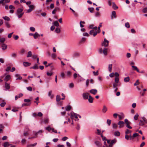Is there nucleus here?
I'll use <instances>...</instances> for the list:
<instances>
[{
    "label": "nucleus",
    "mask_w": 147,
    "mask_h": 147,
    "mask_svg": "<svg viewBox=\"0 0 147 147\" xmlns=\"http://www.w3.org/2000/svg\"><path fill=\"white\" fill-rule=\"evenodd\" d=\"M141 119L140 120L139 123L140 126H143L147 123V119L144 117H141Z\"/></svg>",
    "instance_id": "obj_1"
},
{
    "label": "nucleus",
    "mask_w": 147,
    "mask_h": 147,
    "mask_svg": "<svg viewBox=\"0 0 147 147\" xmlns=\"http://www.w3.org/2000/svg\"><path fill=\"white\" fill-rule=\"evenodd\" d=\"M108 49L107 48H104L103 49L102 48H100L98 51V52L100 54L103 53L104 55L106 56L107 55Z\"/></svg>",
    "instance_id": "obj_2"
},
{
    "label": "nucleus",
    "mask_w": 147,
    "mask_h": 147,
    "mask_svg": "<svg viewBox=\"0 0 147 147\" xmlns=\"http://www.w3.org/2000/svg\"><path fill=\"white\" fill-rule=\"evenodd\" d=\"M98 33V31H95L94 30H91L89 32V34L92 36H95Z\"/></svg>",
    "instance_id": "obj_3"
},
{
    "label": "nucleus",
    "mask_w": 147,
    "mask_h": 147,
    "mask_svg": "<svg viewBox=\"0 0 147 147\" xmlns=\"http://www.w3.org/2000/svg\"><path fill=\"white\" fill-rule=\"evenodd\" d=\"M124 122L125 123L126 125V127L129 129H132V127L129 125L131 124V123L129 121L128 119H125Z\"/></svg>",
    "instance_id": "obj_4"
},
{
    "label": "nucleus",
    "mask_w": 147,
    "mask_h": 147,
    "mask_svg": "<svg viewBox=\"0 0 147 147\" xmlns=\"http://www.w3.org/2000/svg\"><path fill=\"white\" fill-rule=\"evenodd\" d=\"M109 41L107 40L106 38H105L104 42L102 44V46H104L105 47H107L109 45Z\"/></svg>",
    "instance_id": "obj_5"
},
{
    "label": "nucleus",
    "mask_w": 147,
    "mask_h": 147,
    "mask_svg": "<svg viewBox=\"0 0 147 147\" xmlns=\"http://www.w3.org/2000/svg\"><path fill=\"white\" fill-rule=\"evenodd\" d=\"M70 114L71 115L70 117L71 119H73L74 117L76 119L78 118V115L77 114L74 113L73 112H71Z\"/></svg>",
    "instance_id": "obj_6"
},
{
    "label": "nucleus",
    "mask_w": 147,
    "mask_h": 147,
    "mask_svg": "<svg viewBox=\"0 0 147 147\" xmlns=\"http://www.w3.org/2000/svg\"><path fill=\"white\" fill-rule=\"evenodd\" d=\"M125 122L123 121H119L118 123V125H119V128H121L124 127Z\"/></svg>",
    "instance_id": "obj_7"
},
{
    "label": "nucleus",
    "mask_w": 147,
    "mask_h": 147,
    "mask_svg": "<svg viewBox=\"0 0 147 147\" xmlns=\"http://www.w3.org/2000/svg\"><path fill=\"white\" fill-rule=\"evenodd\" d=\"M90 92L94 95H95L97 92V90L96 89H92L90 90Z\"/></svg>",
    "instance_id": "obj_8"
},
{
    "label": "nucleus",
    "mask_w": 147,
    "mask_h": 147,
    "mask_svg": "<svg viewBox=\"0 0 147 147\" xmlns=\"http://www.w3.org/2000/svg\"><path fill=\"white\" fill-rule=\"evenodd\" d=\"M94 143L97 147H101L102 144L98 141H96L94 142Z\"/></svg>",
    "instance_id": "obj_9"
},
{
    "label": "nucleus",
    "mask_w": 147,
    "mask_h": 147,
    "mask_svg": "<svg viewBox=\"0 0 147 147\" xmlns=\"http://www.w3.org/2000/svg\"><path fill=\"white\" fill-rule=\"evenodd\" d=\"M89 94L87 93H84L83 94V97L84 99H87L88 98Z\"/></svg>",
    "instance_id": "obj_10"
},
{
    "label": "nucleus",
    "mask_w": 147,
    "mask_h": 147,
    "mask_svg": "<svg viewBox=\"0 0 147 147\" xmlns=\"http://www.w3.org/2000/svg\"><path fill=\"white\" fill-rule=\"evenodd\" d=\"M23 9L22 8H18L17 11V15H18L20 14H22L23 11Z\"/></svg>",
    "instance_id": "obj_11"
},
{
    "label": "nucleus",
    "mask_w": 147,
    "mask_h": 147,
    "mask_svg": "<svg viewBox=\"0 0 147 147\" xmlns=\"http://www.w3.org/2000/svg\"><path fill=\"white\" fill-rule=\"evenodd\" d=\"M113 16L114 17V18H115L116 17V13L115 11H113L112 12V16H111L112 19H113Z\"/></svg>",
    "instance_id": "obj_12"
},
{
    "label": "nucleus",
    "mask_w": 147,
    "mask_h": 147,
    "mask_svg": "<svg viewBox=\"0 0 147 147\" xmlns=\"http://www.w3.org/2000/svg\"><path fill=\"white\" fill-rule=\"evenodd\" d=\"M119 117V119L120 120H122L123 119L124 117V115L122 113H121L120 115H118Z\"/></svg>",
    "instance_id": "obj_13"
},
{
    "label": "nucleus",
    "mask_w": 147,
    "mask_h": 147,
    "mask_svg": "<svg viewBox=\"0 0 147 147\" xmlns=\"http://www.w3.org/2000/svg\"><path fill=\"white\" fill-rule=\"evenodd\" d=\"M1 47L2 49L4 50L7 49V46L6 44L4 43H2L1 44Z\"/></svg>",
    "instance_id": "obj_14"
},
{
    "label": "nucleus",
    "mask_w": 147,
    "mask_h": 147,
    "mask_svg": "<svg viewBox=\"0 0 147 147\" xmlns=\"http://www.w3.org/2000/svg\"><path fill=\"white\" fill-rule=\"evenodd\" d=\"M5 87L6 90H9L10 88L9 84L7 82L5 83Z\"/></svg>",
    "instance_id": "obj_15"
},
{
    "label": "nucleus",
    "mask_w": 147,
    "mask_h": 147,
    "mask_svg": "<svg viewBox=\"0 0 147 147\" xmlns=\"http://www.w3.org/2000/svg\"><path fill=\"white\" fill-rule=\"evenodd\" d=\"M93 98L90 95L88 96V100L90 103H92L93 102Z\"/></svg>",
    "instance_id": "obj_16"
},
{
    "label": "nucleus",
    "mask_w": 147,
    "mask_h": 147,
    "mask_svg": "<svg viewBox=\"0 0 147 147\" xmlns=\"http://www.w3.org/2000/svg\"><path fill=\"white\" fill-rule=\"evenodd\" d=\"M60 9L58 7H55V8L52 11V13L53 14H55V12L57 10H60Z\"/></svg>",
    "instance_id": "obj_17"
},
{
    "label": "nucleus",
    "mask_w": 147,
    "mask_h": 147,
    "mask_svg": "<svg viewBox=\"0 0 147 147\" xmlns=\"http://www.w3.org/2000/svg\"><path fill=\"white\" fill-rule=\"evenodd\" d=\"M107 110V109L105 105H104L103 109L102 110V112L104 113H105Z\"/></svg>",
    "instance_id": "obj_18"
},
{
    "label": "nucleus",
    "mask_w": 147,
    "mask_h": 147,
    "mask_svg": "<svg viewBox=\"0 0 147 147\" xmlns=\"http://www.w3.org/2000/svg\"><path fill=\"white\" fill-rule=\"evenodd\" d=\"M10 78V76L9 75H7L5 76L4 79V80L6 81V82L9 80Z\"/></svg>",
    "instance_id": "obj_19"
},
{
    "label": "nucleus",
    "mask_w": 147,
    "mask_h": 147,
    "mask_svg": "<svg viewBox=\"0 0 147 147\" xmlns=\"http://www.w3.org/2000/svg\"><path fill=\"white\" fill-rule=\"evenodd\" d=\"M52 91L51 90L48 93V95L51 98H52L54 96L53 95H52Z\"/></svg>",
    "instance_id": "obj_20"
},
{
    "label": "nucleus",
    "mask_w": 147,
    "mask_h": 147,
    "mask_svg": "<svg viewBox=\"0 0 147 147\" xmlns=\"http://www.w3.org/2000/svg\"><path fill=\"white\" fill-rule=\"evenodd\" d=\"M23 64L24 65L25 67L29 66L31 64L30 63L27 62H24Z\"/></svg>",
    "instance_id": "obj_21"
},
{
    "label": "nucleus",
    "mask_w": 147,
    "mask_h": 147,
    "mask_svg": "<svg viewBox=\"0 0 147 147\" xmlns=\"http://www.w3.org/2000/svg\"><path fill=\"white\" fill-rule=\"evenodd\" d=\"M113 6L112 7L114 9H118V7L115 4V3L113 2Z\"/></svg>",
    "instance_id": "obj_22"
},
{
    "label": "nucleus",
    "mask_w": 147,
    "mask_h": 147,
    "mask_svg": "<svg viewBox=\"0 0 147 147\" xmlns=\"http://www.w3.org/2000/svg\"><path fill=\"white\" fill-rule=\"evenodd\" d=\"M38 68V65L36 64H35L33 66L30 67V69H37Z\"/></svg>",
    "instance_id": "obj_23"
},
{
    "label": "nucleus",
    "mask_w": 147,
    "mask_h": 147,
    "mask_svg": "<svg viewBox=\"0 0 147 147\" xmlns=\"http://www.w3.org/2000/svg\"><path fill=\"white\" fill-rule=\"evenodd\" d=\"M120 84H119L118 83H114L113 84V88H115V87H116L117 86H118L119 85H120Z\"/></svg>",
    "instance_id": "obj_24"
},
{
    "label": "nucleus",
    "mask_w": 147,
    "mask_h": 147,
    "mask_svg": "<svg viewBox=\"0 0 147 147\" xmlns=\"http://www.w3.org/2000/svg\"><path fill=\"white\" fill-rule=\"evenodd\" d=\"M73 56L74 57H79L80 56V53L77 52L74 53L73 54Z\"/></svg>",
    "instance_id": "obj_25"
},
{
    "label": "nucleus",
    "mask_w": 147,
    "mask_h": 147,
    "mask_svg": "<svg viewBox=\"0 0 147 147\" xmlns=\"http://www.w3.org/2000/svg\"><path fill=\"white\" fill-rule=\"evenodd\" d=\"M61 99L60 96L59 95H57L56 97V100L57 102H59Z\"/></svg>",
    "instance_id": "obj_26"
},
{
    "label": "nucleus",
    "mask_w": 147,
    "mask_h": 147,
    "mask_svg": "<svg viewBox=\"0 0 147 147\" xmlns=\"http://www.w3.org/2000/svg\"><path fill=\"white\" fill-rule=\"evenodd\" d=\"M53 24L55 26L57 27H58L59 26V24L57 21L54 22Z\"/></svg>",
    "instance_id": "obj_27"
},
{
    "label": "nucleus",
    "mask_w": 147,
    "mask_h": 147,
    "mask_svg": "<svg viewBox=\"0 0 147 147\" xmlns=\"http://www.w3.org/2000/svg\"><path fill=\"white\" fill-rule=\"evenodd\" d=\"M71 108V107L70 105H68L67 106H66L65 108V110L66 111H69L70 110Z\"/></svg>",
    "instance_id": "obj_28"
},
{
    "label": "nucleus",
    "mask_w": 147,
    "mask_h": 147,
    "mask_svg": "<svg viewBox=\"0 0 147 147\" xmlns=\"http://www.w3.org/2000/svg\"><path fill=\"white\" fill-rule=\"evenodd\" d=\"M132 67L133 68L134 70H136L138 72H140L139 69L137 68V67L136 66H132Z\"/></svg>",
    "instance_id": "obj_29"
},
{
    "label": "nucleus",
    "mask_w": 147,
    "mask_h": 147,
    "mask_svg": "<svg viewBox=\"0 0 147 147\" xmlns=\"http://www.w3.org/2000/svg\"><path fill=\"white\" fill-rule=\"evenodd\" d=\"M86 40V39L85 37H82V39L79 41L80 43H82L84 42Z\"/></svg>",
    "instance_id": "obj_30"
},
{
    "label": "nucleus",
    "mask_w": 147,
    "mask_h": 147,
    "mask_svg": "<svg viewBox=\"0 0 147 147\" xmlns=\"http://www.w3.org/2000/svg\"><path fill=\"white\" fill-rule=\"evenodd\" d=\"M112 64H109V65L108 66V69L109 71L110 72H111V71L112 70Z\"/></svg>",
    "instance_id": "obj_31"
},
{
    "label": "nucleus",
    "mask_w": 147,
    "mask_h": 147,
    "mask_svg": "<svg viewBox=\"0 0 147 147\" xmlns=\"http://www.w3.org/2000/svg\"><path fill=\"white\" fill-rule=\"evenodd\" d=\"M32 56V53L31 51H29L28 52V55H27V57H30Z\"/></svg>",
    "instance_id": "obj_32"
},
{
    "label": "nucleus",
    "mask_w": 147,
    "mask_h": 147,
    "mask_svg": "<svg viewBox=\"0 0 147 147\" xmlns=\"http://www.w3.org/2000/svg\"><path fill=\"white\" fill-rule=\"evenodd\" d=\"M3 18L5 20L9 21L10 20L9 18L7 16L3 17Z\"/></svg>",
    "instance_id": "obj_33"
},
{
    "label": "nucleus",
    "mask_w": 147,
    "mask_h": 147,
    "mask_svg": "<svg viewBox=\"0 0 147 147\" xmlns=\"http://www.w3.org/2000/svg\"><path fill=\"white\" fill-rule=\"evenodd\" d=\"M3 146L4 147H7V146H10V144L8 142H6L4 143Z\"/></svg>",
    "instance_id": "obj_34"
},
{
    "label": "nucleus",
    "mask_w": 147,
    "mask_h": 147,
    "mask_svg": "<svg viewBox=\"0 0 147 147\" xmlns=\"http://www.w3.org/2000/svg\"><path fill=\"white\" fill-rule=\"evenodd\" d=\"M139 117V115L138 113H136L134 116V119L135 120H138V117Z\"/></svg>",
    "instance_id": "obj_35"
},
{
    "label": "nucleus",
    "mask_w": 147,
    "mask_h": 147,
    "mask_svg": "<svg viewBox=\"0 0 147 147\" xmlns=\"http://www.w3.org/2000/svg\"><path fill=\"white\" fill-rule=\"evenodd\" d=\"M120 133L118 131H115L114 133V135L115 136H119L120 135Z\"/></svg>",
    "instance_id": "obj_36"
},
{
    "label": "nucleus",
    "mask_w": 147,
    "mask_h": 147,
    "mask_svg": "<svg viewBox=\"0 0 147 147\" xmlns=\"http://www.w3.org/2000/svg\"><path fill=\"white\" fill-rule=\"evenodd\" d=\"M82 23L83 24H85V22L84 21H81L80 23V26L82 28L84 27V26L82 25Z\"/></svg>",
    "instance_id": "obj_37"
},
{
    "label": "nucleus",
    "mask_w": 147,
    "mask_h": 147,
    "mask_svg": "<svg viewBox=\"0 0 147 147\" xmlns=\"http://www.w3.org/2000/svg\"><path fill=\"white\" fill-rule=\"evenodd\" d=\"M129 80V77H127L125 78L124 79V81L125 82H128Z\"/></svg>",
    "instance_id": "obj_38"
},
{
    "label": "nucleus",
    "mask_w": 147,
    "mask_h": 147,
    "mask_svg": "<svg viewBox=\"0 0 147 147\" xmlns=\"http://www.w3.org/2000/svg\"><path fill=\"white\" fill-rule=\"evenodd\" d=\"M125 26L127 28H129L130 27V26L129 25V23L128 22H127L125 24Z\"/></svg>",
    "instance_id": "obj_39"
},
{
    "label": "nucleus",
    "mask_w": 147,
    "mask_h": 147,
    "mask_svg": "<svg viewBox=\"0 0 147 147\" xmlns=\"http://www.w3.org/2000/svg\"><path fill=\"white\" fill-rule=\"evenodd\" d=\"M119 77H115V82L116 83H119Z\"/></svg>",
    "instance_id": "obj_40"
},
{
    "label": "nucleus",
    "mask_w": 147,
    "mask_h": 147,
    "mask_svg": "<svg viewBox=\"0 0 147 147\" xmlns=\"http://www.w3.org/2000/svg\"><path fill=\"white\" fill-rule=\"evenodd\" d=\"M88 9L90 12L92 13L94 10V9L93 7H90L88 8Z\"/></svg>",
    "instance_id": "obj_41"
},
{
    "label": "nucleus",
    "mask_w": 147,
    "mask_h": 147,
    "mask_svg": "<svg viewBox=\"0 0 147 147\" xmlns=\"http://www.w3.org/2000/svg\"><path fill=\"white\" fill-rule=\"evenodd\" d=\"M67 75L68 77H70L71 75V73L69 71H67L66 72Z\"/></svg>",
    "instance_id": "obj_42"
},
{
    "label": "nucleus",
    "mask_w": 147,
    "mask_h": 147,
    "mask_svg": "<svg viewBox=\"0 0 147 147\" xmlns=\"http://www.w3.org/2000/svg\"><path fill=\"white\" fill-rule=\"evenodd\" d=\"M113 128L114 129H116L117 128V125L115 123H113L112 124Z\"/></svg>",
    "instance_id": "obj_43"
},
{
    "label": "nucleus",
    "mask_w": 147,
    "mask_h": 147,
    "mask_svg": "<svg viewBox=\"0 0 147 147\" xmlns=\"http://www.w3.org/2000/svg\"><path fill=\"white\" fill-rule=\"evenodd\" d=\"M139 136V134L138 133H135L132 136V137H133V139H134V138L136 137L137 136Z\"/></svg>",
    "instance_id": "obj_44"
},
{
    "label": "nucleus",
    "mask_w": 147,
    "mask_h": 147,
    "mask_svg": "<svg viewBox=\"0 0 147 147\" xmlns=\"http://www.w3.org/2000/svg\"><path fill=\"white\" fill-rule=\"evenodd\" d=\"M44 122L45 123H47L49 122V119L47 118H45L44 119Z\"/></svg>",
    "instance_id": "obj_45"
},
{
    "label": "nucleus",
    "mask_w": 147,
    "mask_h": 147,
    "mask_svg": "<svg viewBox=\"0 0 147 147\" xmlns=\"http://www.w3.org/2000/svg\"><path fill=\"white\" fill-rule=\"evenodd\" d=\"M28 7H29V8H31V9H32V10L35 8V6L34 5H29Z\"/></svg>",
    "instance_id": "obj_46"
},
{
    "label": "nucleus",
    "mask_w": 147,
    "mask_h": 147,
    "mask_svg": "<svg viewBox=\"0 0 147 147\" xmlns=\"http://www.w3.org/2000/svg\"><path fill=\"white\" fill-rule=\"evenodd\" d=\"M5 25L6 27L8 28H9L10 27V26L8 22H5Z\"/></svg>",
    "instance_id": "obj_47"
},
{
    "label": "nucleus",
    "mask_w": 147,
    "mask_h": 147,
    "mask_svg": "<svg viewBox=\"0 0 147 147\" xmlns=\"http://www.w3.org/2000/svg\"><path fill=\"white\" fill-rule=\"evenodd\" d=\"M90 82V80L89 79H87L86 82V86L87 87H88L89 86V84Z\"/></svg>",
    "instance_id": "obj_48"
},
{
    "label": "nucleus",
    "mask_w": 147,
    "mask_h": 147,
    "mask_svg": "<svg viewBox=\"0 0 147 147\" xmlns=\"http://www.w3.org/2000/svg\"><path fill=\"white\" fill-rule=\"evenodd\" d=\"M60 76L62 78H65V75L64 72H61L60 74Z\"/></svg>",
    "instance_id": "obj_49"
},
{
    "label": "nucleus",
    "mask_w": 147,
    "mask_h": 147,
    "mask_svg": "<svg viewBox=\"0 0 147 147\" xmlns=\"http://www.w3.org/2000/svg\"><path fill=\"white\" fill-rule=\"evenodd\" d=\"M131 131L128 129H127V130H126V131H125V134H127L129 133H131Z\"/></svg>",
    "instance_id": "obj_50"
},
{
    "label": "nucleus",
    "mask_w": 147,
    "mask_h": 147,
    "mask_svg": "<svg viewBox=\"0 0 147 147\" xmlns=\"http://www.w3.org/2000/svg\"><path fill=\"white\" fill-rule=\"evenodd\" d=\"M93 73L94 76H97L98 74V72L97 71L96 72L94 71H93Z\"/></svg>",
    "instance_id": "obj_51"
},
{
    "label": "nucleus",
    "mask_w": 147,
    "mask_h": 147,
    "mask_svg": "<svg viewBox=\"0 0 147 147\" xmlns=\"http://www.w3.org/2000/svg\"><path fill=\"white\" fill-rule=\"evenodd\" d=\"M30 103H24L22 105V106L23 107L25 106H30Z\"/></svg>",
    "instance_id": "obj_52"
},
{
    "label": "nucleus",
    "mask_w": 147,
    "mask_h": 147,
    "mask_svg": "<svg viewBox=\"0 0 147 147\" xmlns=\"http://www.w3.org/2000/svg\"><path fill=\"white\" fill-rule=\"evenodd\" d=\"M51 128L50 126H48L46 128V129L49 131H50L52 129Z\"/></svg>",
    "instance_id": "obj_53"
},
{
    "label": "nucleus",
    "mask_w": 147,
    "mask_h": 147,
    "mask_svg": "<svg viewBox=\"0 0 147 147\" xmlns=\"http://www.w3.org/2000/svg\"><path fill=\"white\" fill-rule=\"evenodd\" d=\"M101 23H100V24L99 26L98 27V30H97V31H98V33H99L100 32V27H101Z\"/></svg>",
    "instance_id": "obj_54"
},
{
    "label": "nucleus",
    "mask_w": 147,
    "mask_h": 147,
    "mask_svg": "<svg viewBox=\"0 0 147 147\" xmlns=\"http://www.w3.org/2000/svg\"><path fill=\"white\" fill-rule=\"evenodd\" d=\"M55 32L57 33H59L60 32V30L58 28H56L55 29Z\"/></svg>",
    "instance_id": "obj_55"
},
{
    "label": "nucleus",
    "mask_w": 147,
    "mask_h": 147,
    "mask_svg": "<svg viewBox=\"0 0 147 147\" xmlns=\"http://www.w3.org/2000/svg\"><path fill=\"white\" fill-rule=\"evenodd\" d=\"M111 120L110 119H107V122L108 125H110L111 123Z\"/></svg>",
    "instance_id": "obj_56"
},
{
    "label": "nucleus",
    "mask_w": 147,
    "mask_h": 147,
    "mask_svg": "<svg viewBox=\"0 0 147 147\" xmlns=\"http://www.w3.org/2000/svg\"><path fill=\"white\" fill-rule=\"evenodd\" d=\"M69 87L70 88H72L74 87V84L73 83H70L69 85Z\"/></svg>",
    "instance_id": "obj_57"
},
{
    "label": "nucleus",
    "mask_w": 147,
    "mask_h": 147,
    "mask_svg": "<svg viewBox=\"0 0 147 147\" xmlns=\"http://www.w3.org/2000/svg\"><path fill=\"white\" fill-rule=\"evenodd\" d=\"M116 142V139H114L112 140L111 142V143H112V144H115Z\"/></svg>",
    "instance_id": "obj_58"
},
{
    "label": "nucleus",
    "mask_w": 147,
    "mask_h": 147,
    "mask_svg": "<svg viewBox=\"0 0 147 147\" xmlns=\"http://www.w3.org/2000/svg\"><path fill=\"white\" fill-rule=\"evenodd\" d=\"M142 11L144 13L147 12V7H146L144 8L142 10Z\"/></svg>",
    "instance_id": "obj_59"
},
{
    "label": "nucleus",
    "mask_w": 147,
    "mask_h": 147,
    "mask_svg": "<svg viewBox=\"0 0 147 147\" xmlns=\"http://www.w3.org/2000/svg\"><path fill=\"white\" fill-rule=\"evenodd\" d=\"M25 50L24 49H22L21 50V51L20 52V53L22 54H23L25 53Z\"/></svg>",
    "instance_id": "obj_60"
},
{
    "label": "nucleus",
    "mask_w": 147,
    "mask_h": 147,
    "mask_svg": "<svg viewBox=\"0 0 147 147\" xmlns=\"http://www.w3.org/2000/svg\"><path fill=\"white\" fill-rule=\"evenodd\" d=\"M30 31H32L34 32L35 31V28L34 27H31L30 28Z\"/></svg>",
    "instance_id": "obj_61"
},
{
    "label": "nucleus",
    "mask_w": 147,
    "mask_h": 147,
    "mask_svg": "<svg viewBox=\"0 0 147 147\" xmlns=\"http://www.w3.org/2000/svg\"><path fill=\"white\" fill-rule=\"evenodd\" d=\"M125 138L127 140H128L129 139V136L127 134H125Z\"/></svg>",
    "instance_id": "obj_62"
},
{
    "label": "nucleus",
    "mask_w": 147,
    "mask_h": 147,
    "mask_svg": "<svg viewBox=\"0 0 147 147\" xmlns=\"http://www.w3.org/2000/svg\"><path fill=\"white\" fill-rule=\"evenodd\" d=\"M9 8L10 9H15V7L11 5L9 6Z\"/></svg>",
    "instance_id": "obj_63"
},
{
    "label": "nucleus",
    "mask_w": 147,
    "mask_h": 147,
    "mask_svg": "<svg viewBox=\"0 0 147 147\" xmlns=\"http://www.w3.org/2000/svg\"><path fill=\"white\" fill-rule=\"evenodd\" d=\"M27 90L29 91H31L32 90V88L30 86H29L26 88Z\"/></svg>",
    "instance_id": "obj_64"
}]
</instances>
